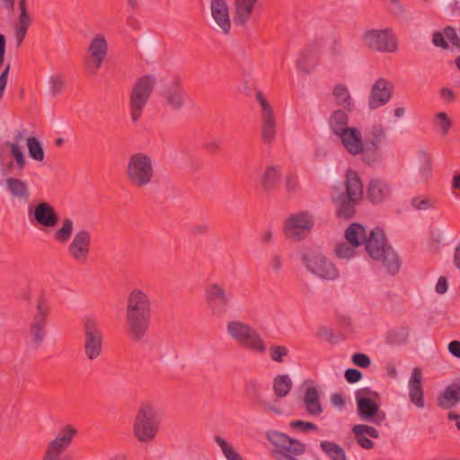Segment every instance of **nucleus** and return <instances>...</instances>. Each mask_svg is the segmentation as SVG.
Here are the masks:
<instances>
[{"instance_id":"53","label":"nucleus","mask_w":460,"mask_h":460,"mask_svg":"<svg viewBox=\"0 0 460 460\" xmlns=\"http://www.w3.org/2000/svg\"><path fill=\"white\" fill-rule=\"evenodd\" d=\"M290 427L293 429H300L303 432H309L313 430H317L318 427L313 422L304 421L301 420H293L290 423Z\"/></svg>"},{"instance_id":"45","label":"nucleus","mask_w":460,"mask_h":460,"mask_svg":"<svg viewBox=\"0 0 460 460\" xmlns=\"http://www.w3.org/2000/svg\"><path fill=\"white\" fill-rule=\"evenodd\" d=\"M434 125L439 128L441 136H447L452 127V120L446 112H438L434 117Z\"/></svg>"},{"instance_id":"18","label":"nucleus","mask_w":460,"mask_h":460,"mask_svg":"<svg viewBox=\"0 0 460 460\" xmlns=\"http://www.w3.org/2000/svg\"><path fill=\"white\" fill-rule=\"evenodd\" d=\"M89 57L85 58V66L88 72L95 75L101 67L108 52V43L103 35H96L88 48Z\"/></svg>"},{"instance_id":"61","label":"nucleus","mask_w":460,"mask_h":460,"mask_svg":"<svg viewBox=\"0 0 460 460\" xmlns=\"http://www.w3.org/2000/svg\"><path fill=\"white\" fill-rule=\"evenodd\" d=\"M286 181V190L289 193L296 192L298 189L297 179L293 174H288L285 179Z\"/></svg>"},{"instance_id":"5","label":"nucleus","mask_w":460,"mask_h":460,"mask_svg":"<svg viewBox=\"0 0 460 460\" xmlns=\"http://www.w3.org/2000/svg\"><path fill=\"white\" fill-rule=\"evenodd\" d=\"M161 422L156 407L151 402H143L134 419L133 434L138 442L148 444L159 433Z\"/></svg>"},{"instance_id":"13","label":"nucleus","mask_w":460,"mask_h":460,"mask_svg":"<svg viewBox=\"0 0 460 460\" xmlns=\"http://www.w3.org/2000/svg\"><path fill=\"white\" fill-rule=\"evenodd\" d=\"M75 434V429L72 426H66L54 439L49 442L42 460H74L69 456L62 458L60 456L69 447Z\"/></svg>"},{"instance_id":"10","label":"nucleus","mask_w":460,"mask_h":460,"mask_svg":"<svg viewBox=\"0 0 460 460\" xmlns=\"http://www.w3.org/2000/svg\"><path fill=\"white\" fill-rule=\"evenodd\" d=\"M50 305L44 295H40L36 301V313L29 325V333L31 343L39 348L46 337L48 316L50 314Z\"/></svg>"},{"instance_id":"22","label":"nucleus","mask_w":460,"mask_h":460,"mask_svg":"<svg viewBox=\"0 0 460 460\" xmlns=\"http://www.w3.org/2000/svg\"><path fill=\"white\" fill-rule=\"evenodd\" d=\"M393 84L385 78H378L372 86L368 98L370 110H376L386 104L392 96Z\"/></svg>"},{"instance_id":"41","label":"nucleus","mask_w":460,"mask_h":460,"mask_svg":"<svg viewBox=\"0 0 460 460\" xmlns=\"http://www.w3.org/2000/svg\"><path fill=\"white\" fill-rule=\"evenodd\" d=\"M74 222L71 218H65L60 228L55 231L53 237L59 243H66L72 236Z\"/></svg>"},{"instance_id":"37","label":"nucleus","mask_w":460,"mask_h":460,"mask_svg":"<svg viewBox=\"0 0 460 460\" xmlns=\"http://www.w3.org/2000/svg\"><path fill=\"white\" fill-rule=\"evenodd\" d=\"M292 385L293 384L288 375H279L273 379V391L279 398L287 396Z\"/></svg>"},{"instance_id":"62","label":"nucleus","mask_w":460,"mask_h":460,"mask_svg":"<svg viewBox=\"0 0 460 460\" xmlns=\"http://www.w3.org/2000/svg\"><path fill=\"white\" fill-rule=\"evenodd\" d=\"M270 266L276 273H279L283 266V257L279 254L272 255L270 260Z\"/></svg>"},{"instance_id":"52","label":"nucleus","mask_w":460,"mask_h":460,"mask_svg":"<svg viewBox=\"0 0 460 460\" xmlns=\"http://www.w3.org/2000/svg\"><path fill=\"white\" fill-rule=\"evenodd\" d=\"M49 82H50L51 92H52L53 95H58V94L61 93L66 87V83L64 82V80L62 79V77L60 75L51 76Z\"/></svg>"},{"instance_id":"36","label":"nucleus","mask_w":460,"mask_h":460,"mask_svg":"<svg viewBox=\"0 0 460 460\" xmlns=\"http://www.w3.org/2000/svg\"><path fill=\"white\" fill-rule=\"evenodd\" d=\"M244 394L255 405L263 403L261 385L255 379H249L244 383Z\"/></svg>"},{"instance_id":"64","label":"nucleus","mask_w":460,"mask_h":460,"mask_svg":"<svg viewBox=\"0 0 460 460\" xmlns=\"http://www.w3.org/2000/svg\"><path fill=\"white\" fill-rule=\"evenodd\" d=\"M448 351L449 353L457 358H460V341H452L449 342L448 344Z\"/></svg>"},{"instance_id":"9","label":"nucleus","mask_w":460,"mask_h":460,"mask_svg":"<svg viewBox=\"0 0 460 460\" xmlns=\"http://www.w3.org/2000/svg\"><path fill=\"white\" fill-rule=\"evenodd\" d=\"M308 271L324 280H335L339 278V270L335 264L322 253L308 252L301 257Z\"/></svg>"},{"instance_id":"3","label":"nucleus","mask_w":460,"mask_h":460,"mask_svg":"<svg viewBox=\"0 0 460 460\" xmlns=\"http://www.w3.org/2000/svg\"><path fill=\"white\" fill-rule=\"evenodd\" d=\"M125 177L129 185L137 190L154 184L155 170L153 158L142 152L131 155L126 165Z\"/></svg>"},{"instance_id":"31","label":"nucleus","mask_w":460,"mask_h":460,"mask_svg":"<svg viewBox=\"0 0 460 460\" xmlns=\"http://www.w3.org/2000/svg\"><path fill=\"white\" fill-rule=\"evenodd\" d=\"M460 402V384L453 383L446 387L438 398V405L444 410H449Z\"/></svg>"},{"instance_id":"2","label":"nucleus","mask_w":460,"mask_h":460,"mask_svg":"<svg viewBox=\"0 0 460 460\" xmlns=\"http://www.w3.org/2000/svg\"><path fill=\"white\" fill-rule=\"evenodd\" d=\"M385 234L380 227L370 231L365 240L366 250L375 261H380L390 274H396L401 268V261L394 249L386 244Z\"/></svg>"},{"instance_id":"20","label":"nucleus","mask_w":460,"mask_h":460,"mask_svg":"<svg viewBox=\"0 0 460 460\" xmlns=\"http://www.w3.org/2000/svg\"><path fill=\"white\" fill-rule=\"evenodd\" d=\"M256 99L261 106V137L266 144H270L276 135V119L273 110L262 93L258 92Z\"/></svg>"},{"instance_id":"43","label":"nucleus","mask_w":460,"mask_h":460,"mask_svg":"<svg viewBox=\"0 0 460 460\" xmlns=\"http://www.w3.org/2000/svg\"><path fill=\"white\" fill-rule=\"evenodd\" d=\"M385 128L381 124L372 126L365 136V144L379 147V144L385 138Z\"/></svg>"},{"instance_id":"19","label":"nucleus","mask_w":460,"mask_h":460,"mask_svg":"<svg viewBox=\"0 0 460 460\" xmlns=\"http://www.w3.org/2000/svg\"><path fill=\"white\" fill-rule=\"evenodd\" d=\"M161 95L165 103L175 111L183 108L187 96L182 82L179 77H174L168 84H164L162 88Z\"/></svg>"},{"instance_id":"48","label":"nucleus","mask_w":460,"mask_h":460,"mask_svg":"<svg viewBox=\"0 0 460 460\" xmlns=\"http://www.w3.org/2000/svg\"><path fill=\"white\" fill-rule=\"evenodd\" d=\"M288 354V349L286 346L279 345L270 348V358L278 363L284 361V358Z\"/></svg>"},{"instance_id":"35","label":"nucleus","mask_w":460,"mask_h":460,"mask_svg":"<svg viewBox=\"0 0 460 460\" xmlns=\"http://www.w3.org/2000/svg\"><path fill=\"white\" fill-rule=\"evenodd\" d=\"M349 123V116L348 114L341 111H335L330 117L329 125L333 134L337 137L341 135L343 131L349 128L348 127Z\"/></svg>"},{"instance_id":"38","label":"nucleus","mask_w":460,"mask_h":460,"mask_svg":"<svg viewBox=\"0 0 460 460\" xmlns=\"http://www.w3.org/2000/svg\"><path fill=\"white\" fill-rule=\"evenodd\" d=\"M320 447L331 460H347L344 449L334 442L327 440L321 441Z\"/></svg>"},{"instance_id":"30","label":"nucleus","mask_w":460,"mask_h":460,"mask_svg":"<svg viewBox=\"0 0 460 460\" xmlns=\"http://www.w3.org/2000/svg\"><path fill=\"white\" fill-rule=\"evenodd\" d=\"M303 402L307 414L310 416H319L323 411L320 402L319 392L314 386H310L305 389Z\"/></svg>"},{"instance_id":"49","label":"nucleus","mask_w":460,"mask_h":460,"mask_svg":"<svg viewBox=\"0 0 460 460\" xmlns=\"http://www.w3.org/2000/svg\"><path fill=\"white\" fill-rule=\"evenodd\" d=\"M354 248L355 247H353V246L350 247L346 243H341L337 244L334 252H335V254L337 255V257H339L341 259H349V258L353 257L355 254Z\"/></svg>"},{"instance_id":"47","label":"nucleus","mask_w":460,"mask_h":460,"mask_svg":"<svg viewBox=\"0 0 460 460\" xmlns=\"http://www.w3.org/2000/svg\"><path fill=\"white\" fill-rule=\"evenodd\" d=\"M15 160L16 166L19 170H23L26 165V159L24 154L22 150L21 146L13 145L12 146H7Z\"/></svg>"},{"instance_id":"39","label":"nucleus","mask_w":460,"mask_h":460,"mask_svg":"<svg viewBox=\"0 0 460 460\" xmlns=\"http://www.w3.org/2000/svg\"><path fill=\"white\" fill-rule=\"evenodd\" d=\"M332 94L335 98L336 103L343 107L345 110L351 111L353 103L350 99V94L348 88L343 84H337L334 86Z\"/></svg>"},{"instance_id":"40","label":"nucleus","mask_w":460,"mask_h":460,"mask_svg":"<svg viewBox=\"0 0 460 460\" xmlns=\"http://www.w3.org/2000/svg\"><path fill=\"white\" fill-rule=\"evenodd\" d=\"M418 160L420 163L419 173L421 180H428L432 173V158L431 155L424 150L418 152Z\"/></svg>"},{"instance_id":"29","label":"nucleus","mask_w":460,"mask_h":460,"mask_svg":"<svg viewBox=\"0 0 460 460\" xmlns=\"http://www.w3.org/2000/svg\"><path fill=\"white\" fill-rule=\"evenodd\" d=\"M323 45L322 40H315L308 44L296 61L297 68L305 73H309L314 66L313 64H309V61L320 51Z\"/></svg>"},{"instance_id":"12","label":"nucleus","mask_w":460,"mask_h":460,"mask_svg":"<svg viewBox=\"0 0 460 460\" xmlns=\"http://www.w3.org/2000/svg\"><path fill=\"white\" fill-rule=\"evenodd\" d=\"M205 299L211 314L217 318H223L227 314L232 296L221 285L211 283L205 289Z\"/></svg>"},{"instance_id":"15","label":"nucleus","mask_w":460,"mask_h":460,"mask_svg":"<svg viewBox=\"0 0 460 460\" xmlns=\"http://www.w3.org/2000/svg\"><path fill=\"white\" fill-rule=\"evenodd\" d=\"M364 40L369 49L376 51L392 53L397 49V41L390 28L367 31Z\"/></svg>"},{"instance_id":"63","label":"nucleus","mask_w":460,"mask_h":460,"mask_svg":"<svg viewBox=\"0 0 460 460\" xmlns=\"http://www.w3.org/2000/svg\"><path fill=\"white\" fill-rule=\"evenodd\" d=\"M439 95L447 103H452L456 101V93L450 88L442 87L439 91Z\"/></svg>"},{"instance_id":"16","label":"nucleus","mask_w":460,"mask_h":460,"mask_svg":"<svg viewBox=\"0 0 460 460\" xmlns=\"http://www.w3.org/2000/svg\"><path fill=\"white\" fill-rule=\"evenodd\" d=\"M92 245L91 233L86 229L77 231L67 246L71 259L81 265L87 263Z\"/></svg>"},{"instance_id":"23","label":"nucleus","mask_w":460,"mask_h":460,"mask_svg":"<svg viewBox=\"0 0 460 460\" xmlns=\"http://www.w3.org/2000/svg\"><path fill=\"white\" fill-rule=\"evenodd\" d=\"M392 195L390 184L381 179H371L367 186V199L372 204H380L387 200Z\"/></svg>"},{"instance_id":"51","label":"nucleus","mask_w":460,"mask_h":460,"mask_svg":"<svg viewBox=\"0 0 460 460\" xmlns=\"http://www.w3.org/2000/svg\"><path fill=\"white\" fill-rule=\"evenodd\" d=\"M446 39L447 37L445 35V29L443 30V32L437 31H434L432 34L433 45L443 49H447L449 48V45Z\"/></svg>"},{"instance_id":"6","label":"nucleus","mask_w":460,"mask_h":460,"mask_svg":"<svg viewBox=\"0 0 460 460\" xmlns=\"http://www.w3.org/2000/svg\"><path fill=\"white\" fill-rule=\"evenodd\" d=\"M156 78L154 75H146L137 78L129 94V108L132 121H137L154 91Z\"/></svg>"},{"instance_id":"50","label":"nucleus","mask_w":460,"mask_h":460,"mask_svg":"<svg viewBox=\"0 0 460 460\" xmlns=\"http://www.w3.org/2000/svg\"><path fill=\"white\" fill-rule=\"evenodd\" d=\"M352 432L355 435V439L357 443L364 449H372L374 447V442L366 437V434L362 433L358 434V429L356 428H352Z\"/></svg>"},{"instance_id":"26","label":"nucleus","mask_w":460,"mask_h":460,"mask_svg":"<svg viewBox=\"0 0 460 460\" xmlns=\"http://www.w3.org/2000/svg\"><path fill=\"white\" fill-rule=\"evenodd\" d=\"M421 379V370L415 367L409 380V397L411 402L418 408H423L425 405Z\"/></svg>"},{"instance_id":"24","label":"nucleus","mask_w":460,"mask_h":460,"mask_svg":"<svg viewBox=\"0 0 460 460\" xmlns=\"http://www.w3.org/2000/svg\"><path fill=\"white\" fill-rule=\"evenodd\" d=\"M338 137L349 154L358 155L363 150L365 141H363L361 132L358 128H348Z\"/></svg>"},{"instance_id":"59","label":"nucleus","mask_w":460,"mask_h":460,"mask_svg":"<svg viewBox=\"0 0 460 460\" xmlns=\"http://www.w3.org/2000/svg\"><path fill=\"white\" fill-rule=\"evenodd\" d=\"M344 376L346 380L350 384L358 382L363 376L362 373L356 368H348L345 371Z\"/></svg>"},{"instance_id":"44","label":"nucleus","mask_w":460,"mask_h":460,"mask_svg":"<svg viewBox=\"0 0 460 460\" xmlns=\"http://www.w3.org/2000/svg\"><path fill=\"white\" fill-rule=\"evenodd\" d=\"M216 443L221 447L226 458L227 460H243L242 456L237 453L234 448L226 442L222 437H215Z\"/></svg>"},{"instance_id":"56","label":"nucleus","mask_w":460,"mask_h":460,"mask_svg":"<svg viewBox=\"0 0 460 460\" xmlns=\"http://www.w3.org/2000/svg\"><path fill=\"white\" fill-rule=\"evenodd\" d=\"M352 362L362 368L368 367L371 364L370 358L364 353H355L352 356Z\"/></svg>"},{"instance_id":"58","label":"nucleus","mask_w":460,"mask_h":460,"mask_svg":"<svg viewBox=\"0 0 460 460\" xmlns=\"http://www.w3.org/2000/svg\"><path fill=\"white\" fill-rule=\"evenodd\" d=\"M26 135H27V129L22 128V129L17 130L14 133L13 141H6L4 145L5 146H12L13 145L21 146V143L22 141H24V140L26 141V138H27Z\"/></svg>"},{"instance_id":"4","label":"nucleus","mask_w":460,"mask_h":460,"mask_svg":"<svg viewBox=\"0 0 460 460\" xmlns=\"http://www.w3.org/2000/svg\"><path fill=\"white\" fill-rule=\"evenodd\" d=\"M346 191L332 196L336 205L337 217L349 219L356 213V205L362 199L363 184L357 172L348 169L345 180Z\"/></svg>"},{"instance_id":"55","label":"nucleus","mask_w":460,"mask_h":460,"mask_svg":"<svg viewBox=\"0 0 460 460\" xmlns=\"http://www.w3.org/2000/svg\"><path fill=\"white\" fill-rule=\"evenodd\" d=\"M445 35L454 47L460 49V38L454 27H445Z\"/></svg>"},{"instance_id":"21","label":"nucleus","mask_w":460,"mask_h":460,"mask_svg":"<svg viewBox=\"0 0 460 460\" xmlns=\"http://www.w3.org/2000/svg\"><path fill=\"white\" fill-rule=\"evenodd\" d=\"M377 399L360 397L357 401V411L360 420L380 426L385 420V413L380 411Z\"/></svg>"},{"instance_id":"46","label":"nucleus","mask_w":460,"mask_h":460,"mask_svg":"<svg viewBox=\"0 0 460 460\" xmlns=\"http://www.w3.org/2000/svg\"><path fill=\"white\" fill-rule=\"evenodd\" d=\"M378 148L379 147L365 144L363 150L359 153L361 154L362 160L368 165L376 164L380 158Z\"/></svg>"},{"instance_id":"28","label":"nucleus","mask_w":460,"mask_h":460,"mask_svg":"<svg viewBox=\"0 0 460 460\" xmlns=\"http://www.w3.org/2000/svg\"><path fill=\"white\" fill-rule=\"evenodd\" d=\"M18 3L20 14L18 16V22L15 25V38L18 45H21L31 26V18L28 13L27 0H18Z\"/></svg>"},{"instance_id":"57","label":"nucleus","mask_w":460,"mask_h":460,"mask_svg":"<svg viewBox=\"0 0 460 460\" xmlns=\"http://www.w3.org/2000/svg\"><path fill=\"white\" fill-rule=\"evenodd\" d=\"M411 205L418 210H427L433 207V204L429 199H421L420 197L412 199Z\"/></svg>"},{"instance_id":"33","label":"nucleus","mask_w":460,"mask_h":460,"mask_svg":"<svg viewBox=\"0 0 460 460\" xmlns=\"http://www.w3.org/2000/svg\"><path fill=\"white\" fill-rule=\"evenodd\" d=\"M281 178V170L279 166L270 165L266 167L261 177V186L267 192H270L277 189Z\"/></svg>"},{"instance_id":"60","label":"nucleus","mask_w":460,"mask_h":460,"mask_svg":"<svg viewBox=\"0 0 460 460\" xmlns=\"http://www.w3.org/2000/svg\"><path fill=\"white\" fill-rule=\"evenodd\" d=\"M360 397L379 399V394L376 391H372L369 387L361 388L355 393L356 400Z\"/></svg>"},{"instance_id":"8","label":"nucleus","mask_w":460,"mask_h":460,"mask_svg":"<svg viewBox=\"0 0 460 460\" xmlns=\"http://www.w3.org/2000/svg\"><path fill=\"white\" fill-rule=\"evenodd\" d=\"M227 332L234 341L249 349L263 353L266 347L260 334L250 325L240 321H230Z\"/></svg>"},{"instance_id":"11","label":"nucleus","mask_w":460,"mask_h":460,"mask_svg":"<svg viewBox=\"0 0 460 460\" xmlns=\"http://www.w3.org/2000/svg\"><path fill=\"white\" fill-rule=\"evenodd\" d=\"M103 334L100 323L92 317L84 322V351L89 360L97 359L102 353Z\"/></svg>"},{"instance_id":"25","label":"nucleus","mask_w":460,"mask_h":460,"mask_svg":"<svg viewBox=\"0 0 460 460\" xmlns=\"http://www.w3.org/2000/svg\"><path fill=\"white\" fill-rule=\"evenodd\" d=\"M211 14L225 33L231 28L228 5L225 0H211Z\"/></svg>"},{"instance_id":"34","label":"nucleus","mask_w":460,"mask_h":460,"mask_svg":"<svg viewBox=\"0 0 460 460\" xmlns=\"http://www.w3.org/2000/svg\"><path fill=\"white\" fill-rule=\"evenodd\" d=\"M345 238L353 247H358L367 238L366 230L360 224L353 223L345 231Z\"/></svg>"},{"instance_id":"1","label":"nucleus","mask_w":460,"mask_h":460,"mask_svg":"<svg viewBox=\"0 0 460 460\" xmlns=\"http://www.w3.org/2000/svg\"><path fill=\"white\" fill-rule=\"evenodd\" d=\"M155 301L139 288L128 291L125 307V332L133 341H142L151 325Z\"/></svg>"},{"instance_id":"32","label":"nucleus","mask_w":460,"mask_h":460,"mask_svg":"<svg viewBox=\"0 0 460 460\" xmlns=\"http://www.w3.org/2000/svg\"><path fill=\"white\" fill-rule=\"evenodd\" d=\"M5 186L10 194L21 200H28L30 198V190L27 183L14 177H8L5 179Z\"/></svg>"},{"instance_id":"14","label":"nucleus","mask_w":460,"mask_h":460,"mask_svg":"<svg viewBox=\"0 0 460 460\" xmlns=\"http://www.w3.org/2000/svg\"><path fill=\"white\" fill-rule=\"evenodd\" d=\"M28 217L33 226L46 229L56 227L59 221V217L54 207L45 201L40 202L34 207L30 205Z\"/></svg>"},{"instance_id":"7","label":"nucleus","mask_w":460,"mask_h":460,"mask_svg":"<svg viewBox=\"0 0 460 460\" xmlns=\"http://www.w3.org/2000/svg\"><path fill=\"white\" fill-rule=\"evenodd\" d=\"M267 439L276 447L275 460H298L296 456L305 452V445L279 431H268Z\"/></svg>"},{"instance_id":"27","label":"nucleus","mask_w":460,"mask_h":460,"mask_svg":"<svg viewBox=\"0 0 460 460\" xmlns=\"http://www.w3.org/2000/svg\"><path fill=\"white\" fill-rule=\"evenodd\" d=\"M259 0H234V22L244 26L250 21Z\"/></svg>"},{"instance_id":"17","label":"nucleus","mask_w":460,"mask_h":460,"mask_svg":"<svg viewBox=\"0 0 460 460\" xmlns=\"http://www.w3.org/2000/svg\"><path fill=\"white\" fill-rule=\"evenodd\" d=\"M314 226L312 217L305 212L291 215L286 221L284 233L288 239L300 241L311 231Z\"/></svg>"},{"instance_id":"54","label":"nucleus","mask_w":460,"mask_h":460,"mask_svg":"<svg viewBox=\"0 0 460 460\" xmlns=\"http://www.w3.org/2000/svg\"><path fill=\"white\" fill-rule=\"evenodd\" d=\"M358 429L359 435L362 433L367 434L370 438H379V431L373 426H369L367 424H357L353 426Z\"/></svg>"},{"instance_id":"42","label":"nucleus","mask_w":460,"mask_h":460,"mask_svg":"<svg viewBox=\"0 0 460 460\" xmlns=\"http://www.w3.org/2000/svg\"><path fill=\"white\" fill-rule=\"evenodd\" d=\"M26 145L31 158L38 162H42L44 160V149L36 137H28L26 138Z\"/></svg>"}]
</instances>
